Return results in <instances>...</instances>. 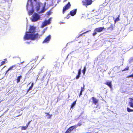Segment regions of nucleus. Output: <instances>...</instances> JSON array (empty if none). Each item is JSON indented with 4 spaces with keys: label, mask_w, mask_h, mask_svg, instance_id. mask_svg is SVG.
Instances as JSON below:
<instances>
[{
    "label": "nucleus",
    "mask_w": 133,
    "mask_h": 133,
    "mask_svg": "<svg viewBox=\"0 0 133 133\" xmlns=\"http://www.w3.org/2000/svg\"><path fill=\"white\" fill-rule=\"evenodd\" d=\"M129 68H126L124 69V71H125V70H128Z\"/></svg>",
    "instance_id": "36"
},
{
    "label": "nucleus",
    "mask_w": 133,
    "mask_h": 133,
    "mask_svg": "<svg viewBox=\"0 0 133 133\" xmlns=\"http://www.w3.org/2000/svg\"><path fill=\"white\" fill-rule=\"evenodd\" d=\"M79 36L78 37V38H79Z\"/></svg>",
    "instance_id": "49"
},
{
    "label": "nucleus",
    "mask_w": 133,
    "mask_h": 133,
    "mask_svg": "<svg viewBox=\"0 0 133 133\" xmlns=\"http://www.w3.org/2000/svg\"><path fill=\"white\" fill-rule=\"evenodd\" d=\"M22 77L21 76H19L17 78V83H18L20 81V79L22 78Z\"/></svg>",
    "instance_id": "18"
},
{
    "label": "nucleus",
    "mask_w": 133,
    "mask_h": 133,
    "mask_svg": "<svg viewBox=\"0 0 133 133\" xmlns=\"http://www.w3.org/2000/svg\"><path fill=\"white\" fill-rule=\"evenodd\" d=\"M23 62H21L20 63V64H22V63H23Z\"/></svg>",
    "instance_id": "40"
},
{
    "label": "nucleus",
    "mask_w": 133,
    "mask_h": 133,
    "mask_svg": "<svg viewBox=\"0 0 133 133\" xmlns=\"http://www.w3.org/2000/svg\"><path fill=\"white\" fill-rule=\"evenodd\" d=\"M88 31H87V32H85V33H86Z\"/></svg>",
    "instance_id": "46"
},
{
    "label": "nucleus",
    "mask_w": 133,
    "mask_h": 133,
    "mask_svg": "<svg viewBox=\"0 0 133 133\" xmlns=\"http://www.w3.org/2000/svg\"><path fill=\"white\" fill-rule=\"evenodd\" d=\"M86 70V67H85V66L84 67L83 70V73L84 75L85 73Z\"/></svg>",
    "instance_id": "22"
},
{
    "label": "nucleus",
    "mask_w": 133,
    "mask_h": 133,
    "mask_svg": "<svg viewBox=\"0 0 133 133\" xmlns=\"http://www.w3.org/2000/svg\"><path fill=\"white\" fill-rule=\"evenodd\" d=\"M133 77V74L131 75H130V76H128V77Z\"/></svg>",
    "instance_id": "33"
},
{
    "label": "nucleus",
    "mask_w": 133,
    "mask_h": 133,
    "mask_svg": "<svg viewBox=\"0 0 133 133\" xmlns=\"http://www.w3.org/2000/svg\"><path fill=\"white\" fill-rule=\"evenodd\" d=\"M4 60L5 61H6V59H4Z\"/></svg>",
    "instance_id": "42"
},
{
    "label": "nucleus",
    "mask_w": 133,
    "mask_h": 133,
    "mask_svg": "<svg viewBox=\"0 0 133 133\" xmlns=\"http://www.w3.org/2000/svg\"><path fill=\"white\" fill-rule=\"evenodd\" d=\"M92 98V102L95 105L97 104L98 102V100L94 97H93Z\"/></svg>",
    "instance_id": "13"
},
{
    "label": "nucleus",
    "mask_w": 133,
    "mask_h": 133,
    "mask_svg": "<svg viewBox=\"0 0 133 133\" xmlns=\"http://www.w3.org/2000/svg\"><path fill=\"white\" fill-rule=\"evenodd\" d=\"M5 63V61H2V62L1 65H3Z\"/></svg>",
    "instance_id": "32"
},
{
    "label": "nucleus",
    "mask_w": 133,
    "mask_h": 133,
    "mask_svg": "<svg viewBox=\"0 0 133 133\" xmlns=\"http://www.w3.org/2000/svg\"><path fill=\"white\" fill-rule=\"evenodd\" d=\"M77 10L75 9V10H73L70 12V14L72 16H74L76 13Z\"/></svg>",
    "instance_id": "12"
},
{
    "label": "nucleus",
    "mask_w": 133,
    "mask_h": 133,
    "mask_svg": "<svg viewBox=\"0 0 133 133\" xmlns=\"http://www.w3.org/2000/svg\"><path fill=\"white\" fill-rule=\"evenodd\" d=\"M71 4L69 2L64 7L63 9V13H64L65 11L68 10L70 7Z\"/></svg>",
    "instance_id": "6"
},
{
    "label": "nucleus",
    "mask_w": 133,
    "mask_h": 133,
    "mask_svg": "<svg viewBox=\"0 0 133 133\" xmlns=\"http://www.w3.org/2000/svg\"><path fill=\"white\" fill-rule=\"evenodd\" d=\"M105 84L108 85L110 88H111V81H108Z\"/></svg>",
    "instance_id": "14"
},
{
    "label": "nucleus",
    "mask_w": 133,
    "mask_h": 133,
    "mask_svg": "<svg viewBox=\"0 0 133 133\" xmlns=\"http://www.w3.org/2000/svg\"><path fill=\"white\" fill-rule=\"evenodd\" d=\"M45 4H46V3H45V4H44V5H45Z\"/></svg>",
    "instance_id": "45"
},
{
    "label": "nucleus",
    "mask_w": 133,
    "mask_h": 133,
    "mask_svg": "<svg viewBox=\"0 0 133 133\" xmlns=\"http://www.w3.org/2000/svg\"><path fill=\"white\" fill-rule=\"evenodd\" d=\"M127 110L129 112H132L133 111V110L131 109L128 108H127Z\"/></svg>",
    "instance_id": "24"
},
{
    "label": "nucleus",
    "mask_w": 133,
    "mask_h": 133,
    "mask_svg": "<svg viewBox=\"0 0 133 133\" xmlns=\"http://www.w3.org/2000/svg\"><path fill=\"white\" fill-rule=\"evenodd\" d=\"M32 87H30L29 88V89L27 91V93L28 92H29L30 90H31L32 89Z\"/></svg>",
    "instance_id": "28"
},
{
    "label": "nucleus",
    "mask_w": 133,
    "mask_h": 133,
    "mask_svg": "<svg viewBox=\"0 0 133 133\" xmlns=\"http://www.w3.org/2000/svg\"><path fill=\"white\" fill-rule=\"evenodd\" d=\"M76 103V101L74 102L73 103L72 105H71V108H72L75 105Z\"/></svg>",
    "instance_id": "23"
},
{
    "label": "nucleus",
    "mask_w": 133,
    "mask_h": 133,
    "mask_svg": "<svg viewBox=\"0 0 133 133\" xmlns=\"http://www.w3.org/2000/svg\"><path fill=\"white\" fill-rule=\"evenodd\" d=\"M40 70H41V71H42V69H40Z\"/></svg>",
    "instance_id": "41"
},
{
    "label": "nucleus",
    "mask_w": 133,
    "mask_h": 133,
    "mask_svg": "<svg viewBox=\"0 0 133 133\" xmlns=\"http://www.w3.org/2000/svg\"><path fill=\"white\" fill-rule=\"evenodd\" d=\"M80 76V75H78L76 77V79H78L79 78V77Z\"/></svg>",
    "instance_id": "30"
},
{
    "label": "nucleus",
    "mask_w": 133,
    "mask_h": 133,
    "mask_svg": "<svg viewBox=\"0 0 133 133\" xmlns=\"http://www.w3.org/2000/svg\"><path fill=\"white\" fill-rule=\"evenodd\" d=\"M40 18L39 15L36 13H34L31 18V21L33 22H35L39 20Z\"/></svg>",
    "instance_id": "4"
},
{
    "label": "nucleus",
    "mask_w": 133,
    "mask_h": 133,
    "mask_svg": "<svg viewBox=\"0 0 133 133\" xmlns=\"http://www.w3.org/2000/svg\"><path fill=\"white\" fill-rule=\"evenodd\" d=\"M51 38V36L49 35L43 41V43H48L50 41Z\"/></svg>",
    "instance_id": "10"
},
{
    "label": "nucleus",
    "mask_w": 133,
    "mask_h": 133,
    "mask_svg": "<svg viewBox=\"0 0 133 133\" xmlns=\"http://www.w3.org/2000/svg\"><path fill=\"white\" fill-rule=\"evenodd\" d=\"M41 72H39V74L40 73H41Z\"/></svg>",
    "instance_id": "44"
},
{
    "label": "nucleus",
    "mask_w": 133,
    "mask_h": 133,
    "mask_svg": "<svg viewBox=\"0 0 133 133\" xmlns=\"http://www.w3.org/2000/svg\"><path fill=\"white\" fill-rule=\"evenodd\" d=\"M120 16V15H119L118 17L115 19V23L116 22H117L119 20V17Z\"/></svg>",
    "instance_id": "19"
},
{
    "label": "nucleus",
    "mask_w": 133,
    "mask_h": 133,
    "mask_svg": "<svg viewBox=\"0 0 133 133\" xmlns=\"http://www.w3.org/2000/svg\"><path fill=\"white\" fill-rule=\"evenodd\" d=\"M42 4L40 2L37 3L36 5L35 9L37 12L39 13L44 12L45 10V6L41 7Z\"/></svg>",
    "instance_id": "3"
},
{
    "label": "nucleus",
    "mask_w": 133,
    "mask_h": 133,
    "mask_svg": "<svg viewBox=\"0 0 133 133\" xmlns=\"http://www.w3.org/2000/svg\"><path fill=\"white\" fill-rule=\"evenodd\" d=\"M82 92H81V91L80 92V95H79V96L81 95H82Z\"/></svg>",
    "instance_id": "37"
},
{
    "label": "nucleus",
    "mask_w": 133,
    "mask_h": 133,
    "mask_svg": "<svg viewBox=\"0 0 133 133\" xmlns=\"http://www.w3.org/2000/svg\"><path fill=\"white\" fill-rule=\"evenodd\" d=\"M81 74V69H79L78 71V75H80Z\"/></svg>",
    "instance_id": "27"
},
{
    "label": "nucleus",
    "mask_w": 133,
    "mask_h": 133,
    "mask_svg": "<svg viewBox=\"0 0 133 133\" xmlns=\"http://www.w3.org/2000/svg\"><path fill=\"white\" fill-rule=\"evenodd\" d=\"M130 105V107H133V103L132 102H130L129 103Z\"/></svg>",
    "instance_id": "26"
},
{
    "label": "nucleus",
    "mask_w": 133,
    "mask_h": 133,
    "mask_svg": "<svg viewBox=\"0 0 133 133\" xmlns=\"http://www.w3.org/2000/svg\"><path fill=\"white\" fill-rule=\"evenodd\" d=\"M31 122V121H30L29 122L27 123L26 124V126H27V127H28L29 125V124H30V122Z\"/></svg>",
    "instance_id": "31"
},
{
    "label": "nucleus",
    "mask_w": 133,
    "mask_h": 133,
    "mask_svg": "<svg viewBox=\"0 0 133 133\" xmlns=\"http://www.w3.org/2000/svg\"><path fill=\"white\" fill-rule=\"evenodd\" d=\"M84 5H89L91 4L92 3V0H84L82 1Z\"/></svg>",
    "instance_id": "5"
},
{
    "label": "nucleus",
    "mask_w": 133,
    "mask_h": 133,
    "mask_svg": "<svg viewBox=\"0 0 133 133\" xmlns=\"http://www.w3.org/2000/svg\"><path fill=\"white\" fill-rule=\"evenodd\" d=\"M36 27L34 26H30L28 31H26L25 35L24 37V40L31 39L35 40L38 38V33H35Z\"/></svg>",
    "instance_id": "1"
},
{
    "label": "nucleus",
    "mask_w": 133,
    "mask_h": 133,
    "mask_svg": "<svg viewBox=\"0 0 133 133\" xmlns=\"http://www.w3.org/2000/svg\"><path fill=\"white\" fill-rule=\"evenodd\" d=\"M21 130H26L28 128L27 126H22L21 127Z\"/></svg>",
    "instance_id": "17"
},
{
    "label": "nucleus",
    "mask_w": 133,
    "mask_h": 133,
    "mask_svg": "<svg viewBox=\"0 0 133 133\" xmlns=\"http://www.w3.org/2000/svg\"><path fill=\"white\" fill-rule=\"evenodd\" d=\"M48 15H50V12H48Z\"/></svg>",
    "instance_id": "39"
},
{
    "label": "nucleus",
    "mask_w": 133,
    "mask_h": 133,
    "mask_svg": "<svg viewBox=\"0 0 133 133\" xmlns=\"http://www.w3.org/2000/svg\"><path fill=\"white\" fill-rule=\"evenodd\" d=\"M51 20V19L50 18L49 19V21H45L43 23L41 26L42 28H43L44 26H46L47 24H50Z\"/></svg>",
    "instance_id": "8"
},
{
    "label": "nucleus",
    "mask_w": 133,
    "mask_h": 133,
    "mask_svg": "<svg viewBox=\"0 0 133 133\" xmlns=\"http://www.w3.org/2000/svg\"><path fill=\"white\" fill-rule=\"evenodd\" d=\"M82 125V123L80 122H79L77 124V125L78 126H80L81 125Z\"/></svg>",
    "instance_id": "29"
},
{
    "label": "nucleus",
    "mask_w": 133,
    "mask_h": 133,
    "mask_svg": "<svg viewBox=\"0 0 133 133\" xmlns=\"http://www.w3.org/2000/svg\"><path fill=\"white\" fill-rule=\"evenodd\" d=\"M130 102H132V103L133 102V99L132 98H130Z\"/></svg>",
    "instance_id": "35"
},
{
    "label": "nucleus",
    "mask_w": 133,
    "mask_h": 133,
    "mask_svg": "<svg viewBox=\"0 0 133 133\" xmlns=\"http://www.w3.org/2000/svg\"><path fill=\"white\" fill-rule=\"evenodd\" d=\"M97 31H96V29H95V30H94V32L93 34V35L94 36H95V35L97 34Z\"/></svg>",
    "instance_id": "25"
},
{
    "label": "nucleus",
    "mask_w": 133,
    "mask_h": 133,
    "mask_svg": "<svg viewBox=\"0 0 133 133\" xmlns=\"http://www.w3.org/2000/svg\"><path fill=\"white\" fill-rule=\"evenodd\" d=\"M26 43H29V42H26Z\"/></svg>",
    "instance_id": "43"
},
{
    "label": "nucleus",
    "mask_w": 133,
    "mask_h": 133,
    "mask_svg": "<svg viewBox=\"0 0 133 133\" xmlns=\"http://www.w3.org/2000/svg\"><path fill=\"white\" fill-rule=\"evenodd\" d=\"M1 102H0V103Z\"/></svg>",
    "instance_id": "51"
},
{
    "label": "nucleus",
    "mask_w": 133,
    "mask_h": 133,
    "mask_svg": "<svg viewBox=\"0 0 133 133\" xmlns=\"http://www.w3.org/2000/svg\"><path fill=\"white\" fill-rule=\"evenodd\" d=\"M82 35V34H81V35H80V36H81Z\"/></svg>",
    "instance_id": "47"
},
{
    "label": "nucleus",
    "mask_w": 133,
    "mask_h": 133,
    "mask_svg": "<svg viewBox=\"0 0 133 133\" xmlns=\"http://www.w3.org/2000/svg\"><path fill=\"white\" fill-rule=\"evenodd\" d=\"M104 29V27L98 28L96 29V31L98 32H100L102 31Z\"/></svg>",
    "instance_id": "11"
},
{
    "label": "nucleus",
    "mask_w": 133,
    "mask_h": 133,
    "mask_svg": "<svg viewBox=\"0 0 133 133\" xmlns=\"http://www.w3.org/2000/svg\"><path fill=\"white\" fill-rule=\"evenodd\" d=\"M70 17V15L69 14H68L66 17L67 19H68Z\"/></svg>",
    "instance_id": "34"
},
{
    "label": "nucleus",
    "mask_w": 133,
    "mask_h": 133,
    "mask_svg": "<svg viewBox=\"0 0 133 133\" xmlns=\"http://www.w3.org/2000/svg\"><path fill=\"white\" fill-rule=\"evenodd\" d=\"M16 66L15 65L12 66L10 67L6 71V73H7L9 70H11L14 67H15Z\"/></svg>",
    "instance_id": "15"
},
{
    "label": "nucleus",
    "mask_w": 133,
    "mask_h": 133,
    "mask_svg": "<svg viewBox=\"0 0 133 133\" xmlns=\"http://www.w3.org/2000/svg\"><path fill=\"white\" fill-rule=\"evenodd\" d=\"M108 24L109 27L107 28V30H108L112 31L114 30V25L111 23H109Z\"/></svg>",
    "instance_id": "9"
},
{
    "label": "nucleus",
    "mask_w": 133,
    "mask_h": 133,
    "mask_svg": "<svg viewBox=\"0 0 133 133\" xmlns=\"http://www.w3.org/2000/svg\"><path fill=\"white\" fill-rule=\"evenodd\" d=\"M46 30V29H44L42 32L41 33L42 34H40L39 36H42L45 32V30Z\"/></svg>",
    "instance_id": "20"
},
{
    "label": "nucleus",
    "mask_w": 133,
    "mask_h": 133,
    "mask_svg": "<svg viewBox=\"0 0 133 133\" xmlns=\"http://www.w3.org/2000/svg\"><path fill=\"white\" fill-rule=\"evenodd\" d=\"M37 0H28L27 3L26 7L27 10H29V14L31 15L34 12V10L33 9V4L35 3Z\"/></svg>",
    "instance_id": "2"
},
{
    "label": "nucleus",
    "mask_w": 133,
    "mask_h": 133,
    "mask_svg": "<svg viewBox=\"0 0 133 133\" xmlns=\"http://www.w3.org/2000/svg\"><path fill=\"white\" fill-rule=\"evenodd\" d=\"M47 115H46V116H47V117L48 119L50 118L51 116H52V115H50L48 113H45Z\"/></svg>",
    "instance_id": "16"
},
{
    "label": "nucleus",
    "mask_w": 133,
    "mask_h": 133,
    "mask_svg": "<svg viewBox=\"0 0 133 133\" xmlns=\"http://www.w3.org/2000/svg\"><path fill=\"white\" fill-rule=\"evenodd\" d=\"M76 126L74 125L70 127L65 132V133H70L74 129L76 128Z\"/></svg>",
    "instance_id": "7"
},
{
    "label": "nucleus",
    "mask_w": 133,
    "mask_h": 133,
    "mask_svg": "<svg viewBox=\"0 0 133 133\" xmlns=\"http://www.w3.org/2000/svg\"><path fill=\"white\" fill-rule=\"evenodd\" d=\"M33 85H34V83H32L31 87H33Z\"/></svg>",
    "instance_id": "38"
},
{
    "label": "nucleus",
    "mask_w": 133,
    "mask_h": 133,
    "mask_svg": "<svg viewBox=\"0 0 133 133\" xmlns=\"http://www.w3.org/2000/svg\"><path fill=\"white\" fill-rule=\"evenodd\" d=\"M84 84L83 87H81V92H83L84 91Z\"/></svg>",
    "instance_id": "21"
},
{
    "label": "nucleus",
    "mask_w": 133,
    "mask_h": 133,
    "mask_svg": "<svg viewBox=\"0 0 133 133\" xmlns=\"http://www.w3.org/2000/svg\"><path fill=\"white\" fill-rule=\"evenodd\" d=\"M35 67H36V66H35V67H34V68H35Z\"/></svg>",
    "instance_id": "48"
},
{
    "label": "nucleus",
    "mask_w": 133,
    "mask_h": 133,
    "mask_svg": "<svg viewBox=\"0 0 133 133\" xmlns=\"http://www.w3.org/2000/svg\"><path fill=\"white\" fill-rule=\"evenodd\" d=\"M92 11H94V10H93Z\"/></svg>",
    "instance_id": "50"
}]
</instances>
